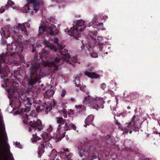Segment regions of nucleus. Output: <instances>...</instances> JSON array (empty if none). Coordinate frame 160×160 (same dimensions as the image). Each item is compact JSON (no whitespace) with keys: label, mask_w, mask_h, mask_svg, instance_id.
<instances>
[{"label":"nucleus","mask_w":160,"mask_h":160,"mask_svg":"<svg viewBox=\"0 0 160 160\" xmlns=\"http://www.w3.org/2000/svg\"><path fill=\"white\" fill-rule=\"evenodd\" d=\"M46 29L47 32L51 35H55L58 33V31L54 25H52L51 26L47 28Z\"/></svg>","instance_id":"nucleus-1"},{"label":"nucleus","mask_w":160,"mask_h":160,"mask_svg":"<svg viewBox=\"0 0 160 160\" xmlns=\"http://www.w3.org/2000/svg\"><path fill=\"white\" fill-rule=\"evenodd\" d=\"M29 124L31 127L36 128L39 127H41L42 125V122L39 120L31 121Z\"/></svg>","instance_id":"nucleus-2"},{"label":"nucleus","mask_w":160,"mask_h":160,"mask_svg":"<svg viewBox=\"0 0 160 160\" xmlns=\"http://www.w3.org/2000/svg\"><path fill=\"white\" fill-rule=\"evenodd\" d=\"M94 117L93 115H90L88 116L85 120V123L86 124H89L94 120Z\"/></svg>","instance_id":"nucleus-3"},{"label":"nucleus","mask_w":160,"mask_h":160,"mask_svg":"<svg viewBox=\"0 0 160 160\" xmlns=\"http://www.w3.org/2000/svg\"><path fill=\"white\" fill-rule=\"evenodd\" d=\"M86 73L89 77L91 78H97L99 77L98 75L93 72H86Z\"/></svg>","instance_id":"nucleus-4"},{"label":"nucleus","mask_w":160,"mask_h":160,"mask_svg":"<svg viewBox=\"0 0 160 160\" xmlns=\"http://www.w3.org/2000/svg\"><path fill=\"white\" fill-rule=\"evenodd\" d=\"M57 122L59 124L58 126L60 127L61 122L63 123L65 122V120L63 119L62 118L58 117L57 118Z\"/></svg>","instance_id":"nucleus-5"},{"label":"nucleus","mask_w":160,"mask_h":160,"mask_svg":"<svg viewBox=\"0 0 160 160\" xmlns=\"http://www.w3.org/2000/svg\"><path fill=\"white\" fill-rule=\"evenodd\" d=\"M40 138L38 137L36 135H33V138L32 139V142H35L37 140H40Z\"/></svg>","instance_id":"nucleus-6"},{"label":"nucleus","mask_w":160,"mask_h":160,"mask_svg":"<svg viewBox=\"0 0 160 160\" xmlns=\"http://www.w3.org/2000/svg\"><path fill=\"white\" fill-rule=\"evenodd\" d=\"M45 148V146L44 145L41 144L39 147L38 149L39 153H43L44 152V149Z\"/></svg>","instance_id":"nucleus-7"},{"label":"nucleus","mask_w":160,"mask_h":160,"mask_svg":"<svg viewBox=\"0 0 160 160\" xmlns=\"http://www.w3.org/2000/svg\"><path fill=\"white\" fill-rule=\"evenodd\" d=\"M46 94L48 96H51L53 95V91L50 90H48L46 92Z\"/></svg>","instance_id":"nucleus-8"},{"label":"nucleus","mask_w":160,"mask_h":160,"mask_svg":"<svg viewBox=\"0 0 160 160\" xmlns=\"http://www.w3.org/2000/svg\"><path fill=\"white\" fill-rule=\"evenodd\" d=\"M8 5L9 6H12L14 5V3L11 0H9L7 2Z\"/></svg>","instance_id":"nucleus-9"},{"label":"nucleus","mask_w":160,"mask_h":160,"mask_svg":"<svg viewBox=\"0 0 160 160\" xmlns=\"http://www.w3.org/2000/svg\"><path fill=\"white\" fill-rule=\"evenodd\" d=\"M84 24V22L82 20H80L78 22V24L79 26H83Z\"/></svg>","instance_id":"nucleus-10"},{"label":"nucleus","mask_w":160,"mask_h":160,"mask_svg":"<svg viewBox=\"0 0 160 160\" xmlns=\"http://www.w3.org/2000/svg\"><path fill=\"white\" fill-rule=\"evenodd\" d=\"M44 32V28L43 27H40L39 29V32L40 33L42 34Z\"/></svg>","instance_id":"nucleus-11"},{"label":"nucleus","mask_w":160,"mask_h":160,"mask_svg":"<svg viewBox=\"0 0 160 160\" xmlns=\"http://www.w3.org/2000/svg\"><path fill=\"white\" fill-rule=\"evenodd\" d=\"M91 56L92 58H96L98 57V55L97 53L94 52H92L91 54Z\"/></svg>","instance_id":"nucleus-12"},{"label":"nucleus","mask_w":160,"mask_h":160,"mask_svg":"<svg viewBox=\"0 0 160 160\" xmlns=\"http://www.w3.org/2000/svg\"><path fill=\"white\" fill-rule=\"evenodd\" d=\"M68 115H73L74 114L73 110L71 109H69L68 111Z\"/></svg>","instance_id":"nucleus-13"},{"label":"nucleus","mask_w":160,"mask_h":160,"mask_svg":"<svg viewBox=\"0 0 160 160\" xmlns=\"http://www.w3.org/2000/svg\"><path fill=\"white\" fill-rule=\"evenodd\" d=\"M65 122V126H64V129L66 131H67L69 129V127H68V123L66 122Z\"/></svg>","instance_id":"nucleus-14"},{"label":"nucleus","mask_w":160,"mask_h":160,"mask_svg":"<svg viewBox=\"0 0 160 160\" xmlns=\"http://www.w3.org/2000/svg\"><path fill=\"white\" fill-rule=\"evenodd\" d=\"M75 108L77 109H80L82 108V106L81 105H76L75 106Z\"/></svg>","instance_id":"nucleus-15"},{"label":"nucleus","mask_w":160,"mask_h":160,"mask_svg":"<svg viewBox=\"0 0 160 160\" xmlns=\"http://www.w3.org/2000/svg\"><path fill=\"white\" fill-rule=\"evenodd\" d=\"M66 93V91H65V90L63 91L62 92L61 94V96L62 97H64L65 96Z\"/></svg>","instance_id":"nucleus-16"},{"label":"nucleus","mask_w":160,"mask_h":160,"mask_svg":"<svg viewBox=\"0 0 160 160\" xmlns=\"http://www.w3.org/2000/svg\"><path fill=\"white\" fill-rule=\"evenodd\" d=\"M5 11L4 7H2L0 8V12L1 13H3Z\"/></svg>","instance_id":"nucleus-17"},{"label":"nucleus","mask_w":160,"mask_h":160,"mask_svg":"<svg viewBox=\"0 0 160 160\" xmlns=\"http://www.w3.org/2000/svg\"><path fill=\"white\" fill-rule=\"evenodd\" d=\"M102 88L104 89L106 87V85L105 83H102L101 85Z\"/></svg>","instance_id":"nucleus-18"},{"label":"nucleus","mask_w":160,"mask_h":160,"mask_svg":"<svg viewBox=\"0 0 160 160\" xmlns=\"http://www.w3.org/2000/svg\"><path fill=\"white\" fill-rule=\"evenodd\" d=\"M63 112L64 114H66L67 113V111L65 110H63Z\"/></svg>","instance_id":"nucleus-19"},{"label":"nucleus","mask_w":160,"mask_h":160,"mask_svg":"<svg viewBox=\"0 0 160 160\" xmlns=\"http://www.w3.org/2000/svg\"><path fill=\"white\" fill-rule=\"evenodd\" d=\"M35 8H36V9H38V7H35L34 8V9H35Z\"/></svg>","instance_id":"nucleus-20"},{"label":"nucleus","mask_w":160,"mask_h":160,"mask_svg":"<svg viewBox=\"0 0 160 160\" xmlns=\"http://www.w3.org/2000/svg\"><path fill=\"white\" fill-rule=\"evenodd\" d=\"M73 125V126H74V125ZM76 126H74V130H76Z\"/></svg>","instance_id":"nucleus-21"},{"label":"nucleus","mask_w":160,"mask_h":160,"mask_svg":"<svg viewBox=\"0 0 160 160\" xmlns=\"http://www.w3.org/2000/svg\"><path fill=\"white\" fill-rule=\"evenodd\" d=\"M18 144H19V143H18V142H16V143H15L16 145H17V144L18 145Z\"/></svg>","instance_id":"nucleus-22"},{"label":"nucleus","mask_w":160,"mask_h":160,"mask_svg":"<svg viewBox=\"0 0 160 160\" xmlns=\"http://www.w3.org/2000/svg\"><path fill=\"white\" fill-rule=\"evenodd\" d=\"M26 8H27V9H28V10H29L28 8V6H26Z\"/></svg>","instance_id":"nucleus-23"},{"label":"nucleus","mask_w":160,"mask_h":160,"mask_svg":"<svg viewBox=\"0 0 160 160\" xmlns=\"http://www.w3.org/2000/svg\"><path fill=\"white\" fill-rule=\"evenodd\" d=\"M88 98H89V97H87V98H85V99H86V100H87V99H88Z\"/></svg>","instance_id":"nucleus-24"},{"label":"nucleus","mask_w":160,"mask_h":160,"mask_svg":"<svg viewBox=\"0 0 160 160\" xmlns=\"http://www.w3.org/2000/svg\"><path fill=\"white\" fill-rule=\"evenodd\" d=\"M65 117V118H67V115H66L65 116V117Z\"/></svg>","instance_id":"nucleus-25"},{"label":"nucleus","mask_w":160,"mask_h":160,"mask_svg":"<svg viewBox=\"0 0 160 160\" xmlns=\"http://www.w3.org/2000/svg\"><path fill=\"white\" fill-rule=\"evenodd\" d=\"M84 126L85 127H87V125H84Z\"/></svg>","instance_id":"nucleus-26"},{"label":"nucleus","mask_w":160,"mask_h":160,"mask_svg":"<svg viewBox=\"0 0 160 160\" xmlns=\"http://www.w3.org/2000/svg\"><path fill=\"white\" fill-rule=\"evenodd\" d=\"M92 99V100H93V101L95 100V99Z\"/></svg>","instance_id":"nucleus-27"},{"label":"nucleus","mask_w":160,"mask_h":160,"mask_svg":"<svg viewBox=\"0 0 160 160\" xmlns=\"http://www.w3.org/2000/svg\"><path fill=\"white\" fill-rule=\"evenodd\" d=\"M41 129V128H40L39 129V130H40V129Z\"/></svg>","instance_id":"nucleus-28"},{"label":"nucleus","mask_w":160,"mask_h":160,"mask_svg":"<svg viewBox=\"0 0 160 160\" xmlns=\"http://www.w3.org/2000/svg\"><path fill=\"white\" fill-rule=\"evenodd\" d=\"M23 26V25H22V24H21V26Z\"/></svg>","instance_id":"nucleus-29"},{"label":"nucleus","mask_w":160,"mask_h":160,"mask_svg":"<svg viewBox=\"0 0 160 160\" xmlns=\"http://www.w3.org/2000/svg\"><path fill=\"white\" fill-rule=\"evenodd\" d=\"M115 85H116V82L115 83Z\"/></svg>","instance_id":"nucleus-30"}]
</instances>
